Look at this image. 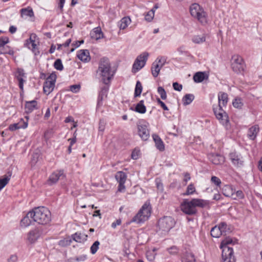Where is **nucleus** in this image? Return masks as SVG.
<instances>
[{
  "label": "nucleus",
  "instance_id": "nucleus-1",
  "mask_svg": "<svg viewBox=\"0 0 262 262\" xmlns=\"http://www.w3.org/2000/svg\"><path fill=\"white\" fill-rule=\"evenodd\" d=\"M236 243V239L230 237H226L222 241L220 245V248L222 250L221 262H235L233 249L231 246Z\"/></svg>",
  "mask_w": 262,
  "mask_h": 262
},
{
  "label": "nucleus",
  "instance_id": "nucleus-2",
  "mask_svg": "<svg viewBox=\"0 0 262 262\" xmlns=\"http://www.w3.org/2000/svg\"><path fill=\"white\" fill-rule=\"evenodd\" d=\"M33 221L39 224L46 225L51 221V213L45 207H38L31 210Z\"/></svg>",
  "mask_w": 262,
  "mask_h": 262
},
{
  "label": "nucleus",
  "instance_id": "nucleus-3",
  "mask_svg": "<svg viewBox=\"0 0 262 262\" xmlns=\"http://www.w3.org/2000/svg\"><path fill=\"white\" fill-rule=\"evenodd\" d=\"M111 67L108 59L105 57L101 58L96 73L105 84H107L111 79Z\"/></svg>",
  "mask_w": 262,
  "mask_h": 262
},
{
  "label": "nucleus",
  "instance_id": "nucleus-4",
  "mask_svg": "<svg viewBox=\"0 0 262 262\" xmlns=\"http://www.w3.org/2000/svg\"><path fill=\"white\" fill-rule=\"evenodd\" d=\"M151 206L149 201L143 205L138 212L133 217L129 223L135 222L138 224L143 223L150 216Z\"/></svg>",
  "mask_w": 262,
  "mask_h": 262
},
{
  "label": "nucleus",
  "instance_id": "nucleus-5",
  "mask_svg": "<svg viewBox=\"0 0 262 262\" xmlns=\"http://www.w3.org/2000/svg\"><path fill=\"white\" fill-rule=\"evenodd\" d=\"M174 220L170 216H164L160 219L158 222V231L161 234L167 233L175 225Z\"/></svg>",
  "mask_w": 262,
  "mask_h": 262
},
{
  "label": "nucleus",
  "instance_id": "nucleus-6",
  "mask_svg": "<svg viewBox=\"0 0 262 262\" xmlns=\"http://www.w3.org/2000/svg\"><path fill=\"white\" fill-rule=\"evenodd\" d=\"M190 12L191 16L201 23L205 24L207 23V14L200 5L196 3L192 4L190 7Z\"/></svg>",
  "mask_w": 262,
  "mask_h": 262
},
{
  "label": "nucleus",
  "instance_id": "nucleus-7",
  "mask_svg": "<svg viewBox=\"0 0 262 262\" xmlns=\"http://www.w3.org/2000/svg\"><path fill=\"white\" fill-rule=\"evenodd\" d=\"M149 54L144 52L139 55L136 59L132 67V71L136 73L144 67L147 60Z\"/></svg>",
  "mask_w": 262,
  "mask_h": 262
},
{
  "label": "nucleus",
  "instance_id": "nucleus-8",
  "mask_svg": "<svg viewBox=\"0 0 262 262\" xmlns=\"http://www.w3.org/2000/svg\"><path fill=\"white\" fill-rule=\"evenodd\" d=\"M231 68L233 71L239 73L244 71L245 64L241 56L238 55H234L231 59Z\"/></svg>",
  "mask_w": 262,
  "mask_h": 262
},
{
  "label": "nucleus",
  "instance_id": "nucleus-9",
  "mask_svg": "<svg viewBox=\"0 0 262 262\" xmlns=\"http://www.w3.org/2000/svg\"><path fill=\"white\" fill-rule=\"evenodd\" d=\"M216 118L223 124L226 125L229 122L228 116L222 107V106H216L213 108Z\"/></svg>",
  "mask_w": 262,
  "mask_h": 262
},
{
  "label": "nucleus",
  "instance_id": "nucleus-10",
  "mask_svg": "<svg viewBox=\"0 0 262 262\" xmlns=\"http://www.w3.org/2000/svg\"><path fill=\"white\" fill-rule=\"evenodd\" d=\"M37 36L34 33H32L29 39L25 41L24 44L25 46L30 49L35 55H37L39 54V51L38 49L37 45L35 42V39Z\"/></svg>",
  "mask_w": 262,
  "mask_h": 262
},
{
  "label": "nucleus",
  "instance_id": "nucleus-11",
  "mask_svg": "<svg viewBox=\"0 0 262 262\" xmlns=\"http://www.w3.org/2000/svg\"><path fill=\"white\" fill-rule=\"evenodd\" d=\"M115 179L119 183L118 191L119 192L124 191L125 189L124 184L127 179L126 174L123 171H119L115 174Z\"/></svg>",
  "mask_w": 262,
  "mask_h": 262
},
{
  "label": "nucleus",
  "instance_id": "nucleus-12",
  "mask_svg": "<svg viewBox=\"0 0 262 262\" xmlns=\"http://www.w3.org/2000/svg\"><path fill=\"white\" fill-rule=\"evenodd\" d=\"M180 207L183 212L187 215H195L198 211L194 210L188 199H184L181 203Z\"/></svg>",
  "mask_w": 262,
  "mask_h": 262
},
{
  "label": "nucleus",
  "instance_id": "nucleus-13",
  "mask_svg": "<svg viewBox=\"0 0 262 262\" xmlns=\"http://www.w3.org/2000/svg\"><path fill=\"white\" fill-rule=\"evenodd\" d=\"M229 159L232 163L236 167H241L244 165V159L241 154L236 152H232L229 155Z\"/></svg>",
  "mask_w": 262,
  "mask_h": 262
},
{
  "label": "nucleus",
  "instance_id": "nucleus-14",
  "mask_svg": "<svg viewBox=\"0 0 262 262\" xmlns=\"http://www.w3.org/2000/svg\"><path fill=\"white\" fill-rule=\"evenodd\" d=\"M65 175L63 170H57L53 172L50 176L47 183L49 185H52L55 184L60 178H64Z\"/></svg>",
  "mask_w": 262,
  "mask_h": 262
},
{
  "label": "nucleus",
  "instance_id": "nucleus-15",
  "mask_svg": "<svg viewBox=\"0 0 262 262\" xmlns=\"http://www.w3.org/2000/svg\"><path fill=\"white\" fill-rule=\"evenodd\" d=\"M189 202L194 210H198L197 208H204L209 204L208 201L198 198L192 199Z\"/></svg>",
  "mask_w": 262,
  "mask_h": 262
},
{
  "label": "nucleus",
  "instance_id": "nucleus-16",
  "mask_svg": "<svg viewBox=\"0 0 262 262\" xmlns=\"http://www.w3.org/2000/svg\"><path fill=\"white\" fill-rule=\"evenodd\" d=\"M15 77L19 82L18 85L20 89L23 91L24 83L26 81L25 79L26 78L24 70L23 69L18 68L15 74Z\"/></svg>",
  "mask_w": 262,
  "mask_h": 262
},
{
  "label": "nucleus",
  "instance_id": "nucleus-17",
  "mask_svg": "<svg viewBox=\"0 0 262 262\" xmlns=\"http://www.w3.org/2000/svg\"><path fill=\"white\" fill-rule=\"evenodd\" d=\"M138 134L143 140L146 141L149 137V131L145 125H139Z\"/></svg>",
  "mask_w": 262,
  "mask_h": 262
},
{
  "label": "nucleus",
  "instance_id": "nucleus-18",
  "mask_svg": "<svg viewBox=\"0 0 262 262\" xmlns=\"http://www.w3.org/2000/svg\"><path fill=\"white\" fill-rule=\"evenodd\" d=\"M209 160L214 164L219 165L225 162L224 156L220 154H210L208 155Z\"/></svg>",
  "mask_w": 262,
  "mask_h": 262
},
{
  "label": "nucleus",
  "instance_id": "nucleus-19",
  "mask_svg": "<svg viewBox=\"0 0 262 262\" xmlns=\"http://www.w3.org/2000/svg\"><path fill=\"white\" fill-rule=\"evenodd\" d=\"M40 236V233L38 229H35L30 231L28 234V242L30 244L35 243Z\"/></svg>",
  "mask_w": 262,
  "mask_h": 262
},
{
  "label": "nucleus",
  "instance_id": "nucleus-20",
  "mask_svg": "<svg viewBox=\"0 0 262 262\" xmlns=\"http://www.w3.org/2000/svg\"><path fill=\"white\" fill-rule=\"evenodd\" d=\"M108 88L106 86H104L101 88V91L99 93L97 99V107H100L102 105V101L104 97L107 96Z\"/></svg>",
  "mask_w": 262,
  "mask_h": 262
},
{
  "label": "nucleus",
  "instance_id": "nucleus-21",
  "mask_svg": "<svg viewBox=\"0 0 262 262\" xmlns=\"http://www.w3.org/2000/svg\"><path fill=\"white\" fill-rule=\"evenodd\" d=\"M77 56L84 62H88L91 60L90 53L88 50H80L78 52Z\"/></svg>",
  "mask_w": 262,
  "mask_h": 262
},
{
  "label": "nucleus",
  "instance_id": "nucleus-22",
  "mask_svg": "<svg viewBox=\"0 0 262 262\" xmlns=\"http://www.w3.org/2000/svg\"><path fill=\"white\" fill-rule=\"evenodd\" d=\"M259 132V128L258 125H254L248 129V137L252 140H254L256 139L258 133Z\"/></svg>",
  "mask_w": 262,
  "mask_h": 262
},
{
  "label": "nucleus",
  "instance_id": "nucleus-23",
  "mask_svg": "<svg viewBox=\"0 0 262 262\" xmlns=\"http://www.w3.org/2000/svg\"><path fill=\"white\" fill-rule=\"evenodd\" d=\"M37 102L36 100L27 101L25 104V112L27 114L32 113L34 110L37 109Z\"/></svg>",
  "mask_w": 262,
  "mask_h": 262
},
{
  "label": "nucleus",
  "instance_id": "nucleus-24",
  "mask_svg": "<svg viewBox=\"0 0 262 262\" xmlns=\"http://www.w3.org/2000/svg\"><path fill=\"white\" fill-rule=\"evenodd\" d=\"M152 138L155 143L156 146L160 151H163L165 149V146L163 142L159 136L156 134L152 135Z\"/></svg>",
  "mask_w": 262,
  "mask_h": 262
},
{
  "label": "nucleus",
  "instance_id": "nucleus-25",
  "mask_svg": "<svg viewBox=\"0 0 262 262\" xmlns=\"http://www.w3.org/2000/svg\"><path fill=\"white\" fill-rule=\"evenodd\" d=\"M91 36L92 38L98 40L103 38V33L100 27L95 28L91 32Z\"/></svg>",
  "mask_w": 262,
  "mask_h": 262
},
{
  "label": "nucleus",
  "instance_id": "nucleus-26",
  "mask_svg": "<svg viewBox=\"0 0 262 262\" xmlns=\"http://www.w3.org/2000/svg\"><path fill=\"white\" fill-rule=\"evenodd\" d=\"M87 237L88 236L86 234L78 232H76L75 233L72 235V239L76 242L78 243L85 242L87 239Z\"/></svg>",
  "mask_w": 262,
  "mask_h": 262
},
{
  "label": "nucleus",
  "instance_id": "nucleus-27",
  "mask_svg": "<svg viewBox=\"0 0 262 262\" xmlns=\"http://www.w3.org/2000/svg\"><path fill=\"white\" fill-rule=\"evenodd\" d=\"M218 100L217 106H222V105L223 106H226L228 100L227 94L224 92H220L218 94Z\"/></svg>",
  "mask_w": 262,
  "mask_h": 262
},
{
  "label": "nucleus",
  "instance_id": "nucleus-28",
  "mask_svg": "<svg viewBox=\"0 0 262 262\" xmlns=\"http://www.w3.org/2000/svg\"><path fill=\"white\" fill-rule=\"evenodd\" d=\"M208 76L205 72H196L193 77V79L194 82L200 83L202 82L204 80L208 79Z\"/></svg>",
  "mask_w": 262,
  "mask_h": 262
},
{
  "label": "nucleus",
  "instance_id": "nucleus-29",
  "mask_svg": "<svg viewBox=\"0 0 262 262\" xmlns=\"http://www.w3.org/2000/svg\"><path fill=\"white\" fill-rule=\"evenodd\" d=\"M31 211H29L26 215L21 219L20 221V226L23 227H27L31 224V219L33 220V215H31Z\"/></svg>",
  "mask_w": 262,
  "mask_h": 262
},
{
  "label": "nucleus",
  "instance_id": "nucleus-30",
  "mask_svg": "<svg viewBox=\"0 0 262 262\" xmlns=\"http://www.w3.org/2000/svg\"><path fill=\"white\" fill-rule=\"evenodd\" d=\"M54 87V83L46 80L43 84V92L46 94L49 95L53 91Z\"/></svg>",
  "mask_w": 262,
  "mask_h": 262
},
{
  "label": "nucleus",
  "instance_id": "nucleus-31",
  "mask_svg": "<svg viewBox=\"0 0 262 262\" xmlns=\"http://www.w3.org/2000/svg\"><path fill=\"white\" fill-rule=\"evenodd\" d=\"M131 19L129 17H123L118 23L120 29L124 30L130 24Z\"/></svg>",
  "mask_w": 262,
  "mask_h": 262
},
{
  "label": "nucleus",
  "instance_id": "nucleus-32",
  "mask_svg": "<svg viewBox=\"0 0 262 262\" xmlns=\"http://www.w3.org/2000/svg\"><path fill=\"white\" fill-rule=\"evenodd\" d=\"M234 192V189L231 186L229 185H225L222 188L223 194L227 197H230L232 198Z\"/></svg>",
  "mask_w": 262,
  "mask_h": 262
},
{
  "label": "nucleus",
  "instance_id": "nucleus-33",
  "mask_svg": "<svg viewBox=\"0 0 262 262\" xmlns=\"http://www.w3.org/2000/svg\"><path fill=\"white\" fill-rule=\"evenodd\" d=\"M135 111L140 114H144L146 112V108L144 104V100L140 101L137 104L135 107Z\"/></svg>",
  "mask_w": 262,
  "mask_h": 262
},
{
  "label": "nucleus",
  "instance_id": "nucleus-34",
  "mask_svg": "<svg viewBox=\"0 0 262 262\" xmlns=\"http://www.w3.org/2000/svg\"><path fill=\"white\" fill-rule=\"evenodd\" d=\"M196 192L195 187L193 183L189 184L186 191L183 194L184 196H188L194 194Z\"/></svg>",
  "mask_w": 262,
  "mask_h": 262
},
{
  "label": "nucleus",
  "instance_id": "nucleus-35",
  "mask_svg": "<svg viewBox=\"0 0 262 262\" xmlns=\"http://www.w3.org/2000/svg\"><path fill=\"white\" fill-rule=\"evenodd\" d=\"M194 99V96L193 94H186L183 97L182 99L183 103L185 105H188L191 103Z\"/></svg>",
  "mask_w": 262,
  "mask_h": 262
},
{
  "label": "nucleus",
  "instance_id": "nucleus-36",
  "mask_svg": "<svg viewBox=\"0 0 262 262\" xmlns=\"http://www.w3.org/2000/svg\"><path fill=\"white\" fill-rule=\"evenodd\" d=\"M182 262H196L194 256L191 253H185L182 257Z\"/></svg>",
  "mask_w": 262,
  "mask_h": 262
},
{
  "label": "nucleus",
  "instance_id": "nucleus-37",
  "mask_svg": "<svg viewBox=\"0 0 262 262\" xmlns=\"http://www.w3.org/2000/svg\"><path fill=\"white\" fill-rule=\"evenodd\" d=\"M210 233L212 237L215 238H218L221 235H223L220 228L217 226H215L211 229Z\"/></svg>",
  "mask_w": 262,
  "mask_h": 262
},
{
  "label": "nucleus",
  "instance_id": "nucleus-38",
  "mask_svg": "<svg viewBox=\"0 0 262 262\" xmlns=\"http://www.w3.org/2000/svg\"><path fill=\"white\" fill-rule=\"evenodd\" d=\"M206 37L204 34L194 35L192 38V41L195 43H202L205 41Z\"/></svg>",
  "mask_w": 262,
  "mask_h": 262
},
{
  "label": "nucleus",
  "instance_id": "nucleus-39",
  "mask_svg": "<svg viewBox=\"0 0 262 262\" xmlns=\"http://www.w3.org/2000/svg\"><path fill=\"white\" fill-rule=\"evenodd\" d=\"M21 15L32 17L34 15L33 10L30 8H23L20 10Z\"/></svg>",
  "mask_w": 262,
  "mask_h": 262
},
{
  "label": "nucleus",
  "instance_id": "nucleus-40",
  "mask_svg": "<svg viewBox=\"0 0 262 262\" xmlns=\"http://www.w3.org/2000/svg\"><path fill=\"white\" fill-rule=\"evenodd\" d=\"M142 91V86L141 83L138 81L136 84L134 96L135 97H137L141 95V93Z\"/></svg>",
  "mask_w": 262,
  "mask_h": 262
},
{
  "label": "nucleus",
  "instance_id": "nucleus-41",
  "mask_svg": "<svg viewBox=\"0 0 262 262\" xmlns=\"http://www.w3.org/2000/svg\"><path fill=\"white\" fill-rule=\"evenodd\" d=\"M217 226L220 228L223 235H226L229 232V229L228 228L227 225L225 222L220 223Z\"/></svg>",
  "mask_w": 262,
  "mask_h": 262
},
{
  "label": "nucleus",
  "instance_id": "nucleus-42",
  "mask_svg": "<svg viewBox=\"0 0 262 262\" xmlns=\"http://www.w3.org/2000/svg\"><path fill=\"white\" fill-rule=\"evenodd\" d=\"M145 20L147 22H150L152 20L154 16L155 13L154 10H149L146 13H144Z\"/></svg>",
  "mask_w": 262,
  "mask_h": 262
},
{
  "label": "nucleus",
  "instance_id": "nucleus-43",
  "mask_svg": "<svg viewBox=\"0 0 262 262\" xmlns=\"http://www.w3.org/2000/svg\"><path fill=\"white\" fill-rule=\"evenodd\" d=\"M10 175L5 176L3 179H0V191L8 183L10 180Z\"/></svg>",
  "mask_w": 262,
  "mask_h": 262
},
{
  "label": "nucleus",
  "instance_id": "nucleus-44",
  "mask_svg": "<svg viewBox=\"0 0 262 262\" xmlns=\"http://www.w3.org/2000/svg\"><path fill=\"white\" fill-rule=\"evenodd\" d=\"M211 184H213L217 187L221 188L222 182L220 178L216 176H212L210 179Z\"/></svg>",
  "mask_w": 262,
  "mask_h": 262
},
{
  "label": "nucleus",
  "instance_id": "nucleus-45",
  "mask_svg": "<svg viewBox=\"0 0 262 262\" xmlns=\"http://www.w3.org/2000/svg\"><path fill=\"white\" fill-rule=\"evenodd\" d=\"M244 194L242 190H237L235 191L234 190V192L233 193L232 199L234 200L242 199L244 198Z\"/></svg>",
  "mask_w": 262,
  "mask_h": 262
},
{
  "label": "nucleus",
  "instance_id": "nucleus-46",
  "mask_svg": "<svg viewBox=\"0 0 262 262\" xmlns=\"http://www.w3.org/2000/svg\"><path fill=\"white\" fill-rule=\"evenodd\" d=\"M232 104L234 107L241 109L243 105V103L242 102V100L241 98H236L233 100Z\"/></svg>",
  "mask_w": 262,
  "mask_h": 262
},
{
  "label": "nucleus",
  "instance_id": "nucleus-47",
  "mask_svg": "<svg viewBox=\"0 0 262 262\" xmlns=\"http://www.w3.org/2000/svg\"><path fill=\"white\" fill-rule=\"evenodd\" d=\"M54 67L58 71H62L63 69V66L60 59H57L55 60L54 63Z\"/></svg>",
  "mask_w": 262,
  "mask_h": 262
},
{
  "label": "nucleus",
  "instance_id": "nucleus-48",
  "mask_svg": "<svg viewBox=\"0 0 262 262\" xmlns=\"http://www.w3.org/2000/svg\"><path fill=\"white\" fill-rule=\"evenodd\" d=\"M99 245H100L99 242L97 241H95L93 243V244L91 246V247L90 248V251L92 254H94L96 253V252L97 251V250L99 248Z\"/></svg>",
  "mask_w": 262,
  "mask_h": 262
},
{
  "label": "nucleus",
  "instance_id": "nucleus-49",
  "mask_svg": "<svg viewBox=\"0 0 262 262\" xmlns=\"http://www.w3.org/2000/svg\"><path fill=\"white\" fill-rule=\"evenodd\" d=\"M158 94L160 95L162 99L165 100L167 98V94L164 89L162 86H159L157 90Z\"/></svg>",
  "mask_w": 262,
  "mask_h": 262
},
{
  "label": "nucleus",
  "instance_id": "nucleus-50",
  "mask_svg": "<svg viewBox=\"0 0 262 262\" xmlns=\"http://www.w3.org/2000/svg\"><path fill=\"white\" fill-rule=\"evenodd\" d=\"M151 71L152 76L154 77H157L160 72L159 70L156 67V66L155 65L154 63H152L151 68Z\"/></svg>",
  "mask_w": 262,
  "mask_h": 262
},
{
  "label": "nucleus",
  "instance_id": "nucleus-51",
  "mask_svg": "<svg viewBox=\"0 0 262 262\" xmlns=\"http://www.w3.org/2000/svg\"><path fill=\"white\" fill-rule=\"evenodd\" d=\"M9 41V38L6 36L0 37V47H4L5 45L8 43Z\"/></svg>",
  "mask_w": 262,
  "mask_h": 262
},
{
  "label": "nucleus",
  "instance_id": "nucleus-52",
  "mask_svg": "<svg viewBox=\"0 0 262 262\" xmlns=\"http://www.w3.org/2000/svg\"><path fill=\"white\" fill-rule=\"evenodd\" d=\"M80 84H74L70 86V90L71 92L76 93L80 91Z\"/></svg>",
  "mask_w": 262,
  "mask_h": 262
},
{
  "label": "nucleus",
  "instance_id": "nucleus-53",
  "mask_svg": "<svg viewBox=\"0 0 262 262\" xmlns=\"http://www.w3.org/2000/svg\"><path fill=\"white\" fill-rule=\"evenodd\" d=\"M183 176H184L183 182L184 185H186L187 182L191 179V177L190 173L186 172L183 173Z\"/></svg>",
  "mask_w": 262,
  "mask_h": 262
},
{
  "label": "nucleus",
  "instance_id": "nucleus-54",
  "mask_svg": "<svg viewBox=\"0 0 262 262\" xmlns=\"http://www.w3.org/2000/svg\"><path fill=\"white\" fill-rule=\"evenodd\" d=\"M154 62H157L158 64H161L163 67L166 62V58L163 57H158Z\"/></svg>",
  "mask_w": 262,
  "mask_h": 262
},
{
  "label": "nucleus",
  "instance_id": "nucleus-55",
  "mask_svg": "<svg viewBox=\"0 0 262 262\" xmlns=\"http://www.w3.org/2000/svg\"><path fill=\"white\" fill-rule=\"evenodd\" d=\"M18 124H19V126H23L20 127V128H26L28 126V123L27 122V121H25L23 119H20L18 122H17Z\"/></svg>",
  "mask_w": 262,
  "mask_h": 262
},
{
  "label": "nucleus",
  "instance_id": "nucleus-56",
  "mask_svg": "<svg viewBox=\"0 0 262 262\" xmlns=\"http://www.w3.org/2000/svg\"><path fill=\"white\" fill-rule=\"evenodd\" d=\"M19 125V124L17 123L10 124L9 126V129L11 131H14L16 129H20L21 126Z\"/></svg>",
  "mask_w": 262,
  "mask_h": 262
},
{
  "label": "nucleus",
  "instance_id": "nucleus-57",
  "mask_svg": "<svg viewBox=\"0 0 262 262\" xmlns=\"http://www.w3.org/2000/svg\"><path fill=\"white\" fill-rule=\"evenodd\" d=\"M56 79V75L55 73H52L50 75V76L47 78V81H49V82H52L53 83H55Z\"/></svg>",
  "mask_w": 262,
  "mask_h": 262
},
{
  "label": "nucleus",
  "instance_id": "nucleus-58",
  "mask_svg": "<svg viewBox=\"0 0 262 262\" xmlns=\"http://www.w3.org/2000/svg\"><path fill=\"white\" fill-rule=\"evenodd\" d=\"M18 260V257L16 254H13L8 258L7 262H17Z\"/></svg>",
  "mask_w": 262,
  "mask_h": 262
},
{
  "label": "nucleus",
  "instance_id": "nucleus-59",
  "mask_svg": "<svg viewBox=\"0 0 262 262\" xmlns=\"http://www.w3.org/2000/svg\"><path fill=\"white\" fill-rule=\"evenodd\" d=\"M157 101L158 104H159L164 110H165V111L168 110L167 106L165 105V104L162 101H161L160 100V98H157Z\"/></svg>",
  "mask_w": 262,
  "mask_h": 262
},
{
  "label": "nucleus",
  "instance_id": "nucleus-60",
  "mask_svg": "<svg viewBox=\"0 0 262 262\" xmlns=\"http://www.w3.org/2000/svg\"><path fill=\"white\" fill-rule=\"evenodd\" d=\"M173 88L174 90L180 92L182 89V85L180 84L178 82H176L173 83Z\"/></svg>",
  "mask_w": 262,
  "mask_h": 262
},
{
  "label": "nucleus",
  "instance_id": "nucleus-61",
  "mask_svg": "<svg viewBox=\"0 0 262 262\" xmlns=\"http://www.w3.org/2000/svg\"><path fill=\"white\" fill-rule=\"evenodd\" d=\"M87 259V255L83 254L79 255L76 258V260L77 261H84Z\"/></svg>",
  "mask_w": 262,
  "mask_h": 262
},
{
  "label": "nucleus",
  "instance_id": "nucleus-62",
  "mask_svg": "<svg viewBox=\"0 0 262 262\" xmlns=\"http://www.w3.org/2000/svg\"><path fill=\"white\" fill-rule=\"evenodd\" d=\"M121 224V219H118L115 222H113L112 225L111 227L113 228H116L117 226L120 225Z\"/></svg>",
  "mask_w": 262,
  "mask_h": 262
},
{
  "label": "nucleus",
  "instance_id": "nucleus-63",
  "mask_svg": "<svg viewBox=\"0 0 262 262\" xmlns=\"http://www.w3.org/2000/svg\"><path fill=\"white\" fill-rule=\"evenodd\" d=\"M156 183L157 188L159 189H163V185L161 182V180L159 179H156Z\"/></svg>",
  "mask_w": 262,
  "mask_h": 262
},
{
  "label": "nucleus",
  "instance_id": "nucleus-64",
  "mask_svg": "<svg viewBox=\"0 0 262 262\" xmlns=\"http://www.w3.org/2000/svg\"><path fill=\"white\" fill-rule=\"evenodd\" d=\"M169 252L171 254H176L178 252V249L176 247L173 246L168 249Z\"/></svg>",
  "mask_w": 262,
  "mask_h": 262
}]
</instances>
